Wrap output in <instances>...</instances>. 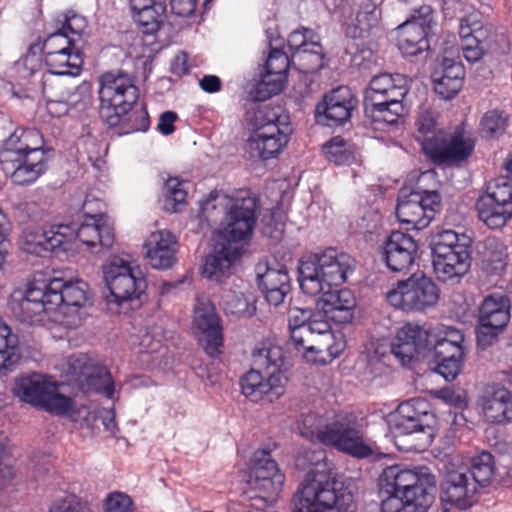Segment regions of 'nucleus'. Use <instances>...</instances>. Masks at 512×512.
I'll return each mask as SVG.
<instances>
[{
	"mask_svg": "<svg viewBox=\"0 0 512 512\" xmlns=\"http://www.w3.org/2000/svg\"><path fill=\"white\" fill-rule=\"evenodd\" d=\"M245 120L251 129L247 147L251 157L266 161L277 157L287 146L293 128L281 106L247 101Z\"/></svg>",
	"mask_w": 512,
	"mask_h": 512,
	"instance_id": "f03ea898",
	"label": "nucleus"
},
{
	"mask_svg": "<svg viewBox=\"0 0 512 512\" xmlns=\"http://www.w3.org/2000/svg\"><path fill=\"white\" fill-rule=\"evenodd\" d=\"M354 259L345 252L327 248L320 254L303 257L299 262V285L310 296H316L326 287L344 283L354 269Z\"/></svg>",
	"mask_w": 512,
	"mask_h": 512,
	"instance_id": "7ed1b4c3",
	"label": "nucleus"
},
{
	"mask_svg": "<svg viewBox=\"0 0 512 512\" xmlns=\"http://www.w3.org/2000/svg\"><path fill=\"white\" fill-rule=\"evenodd\" d=\"M478 486L475 481L461 471H449L441 484V502L459 510L470 508L475 503Z\"/></svg>",
	"mask_w": 512,
	"mask_h": 512,
	"instance_id": "b1692460",
	"label": "nucleus"
},
{
	"mask_svg": "<svg viewBox=\"0 0 512 512\" xmlns=\"http://www.w3.org/2000/svg\"><path fill=\"white\" fill-rule=\"evenodd\" d=\"M165 0H157L154 4L143 9L138 14H132L134 21L142 29L143 33L153 35L157 33L166 19Z\"/></svg>",
	"mask_w": 512,
	"mask_h": 512,
	"instance_id": "09e8293b",
	"label": "nucleus"
},
{
	"mask_svg": "<svg viewBox=\"0 0 512 512\" xmlns=\"http://www.w3.org/2000/svg\"><path fill=\"white\" fill-rule=\"evenodd\" d=\"M470 472L472 481L476 482L477 486L489 485L495 476V463L494 458L487 450H482L477 455L473 456L470 461Z\"/></svg>",
	"mask_w": 512,
	"mask_h": 512,
	"instance_id": "603ef678",
	"label": "nucleus"
},
{
	"mask_svg": "<svg viewBox=\"0 0 512 512\" xmlns=\"http://www.w3.org/2000/svg\"><path fill=\"white\" fill-rule=\"evenodd\" d=\"M507 246L496 237L485 240L484 263L491 274H501L507 266Z\"/></svg>",
	"mask_w": 512,
	"mask_h": 512,
	"instance_id": "3c124183",
	"label": "nucleus"
},
{
	"mask_svg": "<svg viewBox=\"0 0 512 512\" xmlns=\"http://www.w3.org/2000/svg\"><path fill=\"white\" fill-rule=\"evenodd\" d=\"M193 327L198 340L203 343L206 354L218 357L223 346V328L221 320L213 306L201 305L194 311Z\"/></svg>",
	"mask_w": 512,
	"mask_h": 512,
	"instance_id": "4be33fe9",
	"label": "nucleus"
},
{
	"mask_svg": "<svg viewBox=\"0 0 512 512\" xmlns=\"http://www.w3.org/2000/svg\"><path fill=\"white\" fill-rule=\"evenodd\" d=\"M510 299L502 293L486 296L479 308L477 343L481 347L490 346L510 321Z\"/></svg>",
	"mask_w": 512,
	"mask_h": 512,
	"instance_id": "ddd939ff",
	"label": "nucleus"
},
{
	"mask_svg": "<svg viewBox=\"0 0 512 512\" xmlns=\"http://www.w3.org/2000/svg\"><path fill=\"white\" fill-rule=\"evenodd\" d=\"M0 167L14 184L28 186L47 171L48 156L15 151L0 152Z\"/></svg>",
	"mask_w": 512,
	"mask_h": 512,
	"instance_id": "f3484780",
	"label": "nucleus"
},
{
	"mask_svg": "<svg viewBox=\"0 0 512 512\" xmlns=\"http://www.w3.org/2000/svg\"><path fill=\"white\" fill-rule=\"evenodd\" d=\"M434 273L441 282H454L470 269L471 240L453 230L437 233L431 243Z\"/></svg>",
	"mask_w": 512,
	"mask_h": 512,
	"instance_id": "0eeeda50",
	"label": "nucleus"
},
{
	"mask_svg": "<svg viewBox=\"0 0 512 512\" xmlns=\"http://www.w3.org/2000/svg\"><path fill=\"white\" fill-rule=\"evenodd\" d=\"M85 19L81 16L73 14L72 16H64L60 30L69 33L73 38L80 37L85 29Z\"/></svg>",
	"mask_w": 512,
	"mask_h": 512,
	"instance_id": "774afa93",
	"label": "nucleus"
},
{
	"mask_svg": "<svg viewBox=\"0 0 512 512\" xmlns=\"http://www.w3.org/2000/svg\"><path fill=\"white\" fill-rule=\"evenodd\" d=\"M320 293L322 296L318 306L326 318L337 324H346L352 321L357 303L351 290L326 287Z\"/></svg>",
	"mask_w": 512,
	"mask_h": 512,
	"instance_id": "cd10ccee",
	"label": "nucleus"
},
{
	"mask_svg": "<svg viewBox=\"0 0 512 512\" xmlns=\"http://www.w3.org/2000/svg\"><path fill=\"white\" fill-rule=\"evenodd\" d=\"M409 79L402 74L374 76L364 92L363 102L402 101L409 91Z\"/></svg>",
	"mask_w": 512,
	"mask_h": 512,
	"instance_id": "c85d7f7f",
	"label": "nucleus"
},
{
	"mask_svg": "<svg viewBox=\"0 0 512 512\" xmlns=\"http://www.w3.org/2000/svg\"><path fill=\"white\" fill-rule=\"evenodd\" d=\"M357 98L348 87H338L325 95L323 101L316 106V112L323 114L327 125L339 126L348 121L355 108Z\"/></svg>",
	"mask_w": 512,
	"mask_h": 512,
	"instance_id": "c756f323",
	"label": "nucleus"
},
{
	"mask_svg": "<svg viewBox=\"0 0 512 512\" xmlns=\"http://www.w3.org/2000/svg\"><path fill=\"white\" fill-rule=\"evenodd\" d=\"M44 62L49 75H79L83 66V57L76 45L72 49L54 50L44 54Z\"/></svg>",
	"mask_w": 512,
	"mask_h": 512,
	"instance_id": "e433bc0d",
	"label": "nucleus"
},
{
	"mask_svg": "<svg viewBox=\"0 0 512 512\" xmlns=\"http://www.w3.org/2000/svg\"><path fill=\"white\" fill-rule=\"evenodd\" d=\"M73 231L66 224L51 225L48 229L31 228L23 233L26 252L41 255L43 252L66 251L72 241Z\"/></svg>",
	"mask_w": 512,
	"mask_h": 512,
	"instance_id": "aec40b11",
	"label": "nucleus"
},
{
	"mask_svg": "<svg viewBox=\"0 0 512 512\" xmlns=\"http://www.w3.org/2000/svg\"><path fill=\"white\" fill-rule=\"evenodd\" d=\"M144 247L146 257L153 268L169 269L176 262L177 240L168 230L151 233Z\"/></svg>",
	"mask_w": 512,
	"mask_h": 512,
	"instance_id": "7c9ffc66",
	"label": "nucleus"
},
{
	"mask_svg": "<svg viewBox=\"0 0 512 512\" xmlns=\"http://www.w3.org/2000/svg\"><path fill=\"white\" fill-rule=\"evenodd\" d=\"M393 490L382 501L381 512H426L435 500L436 479L426 469L400 470Z\"/></svg>",
	"mask_w": 512,
	"mask_h": 512,
	"instance_id": "423d86ee",
	"label": "nucleus"
},
{
	"mask_svg": "<svg viewBox=\"0 0 512 512\" xmlns=\"http://www.w3.org/2000/svg\"><path fill=\"white\" fill-rule=\"evenodd\" d=\"M221 298L226 314L240 317H251L256 312V299L252 294L225 291Z\"/></svg>",
	"mask_w": 512,
	"mask_h": 512,
	"instance_id": "8fccbe9b",
	"label": "nucleus"
},
{
	"mask_svg": "<svg viewBox=\"0 0 512 512\" xmlns=\"http://www.w3.org/2000/svg\"><path fill=\"white\" fill-rule=\"evenodd\" d=\"M52 295L51 280L48 283L34 281L28 284L19 308L24 321H31L35 316L54 311L50 303Z\"/></svg>",
	"mask_w": 512,
	"mask_h": 512,
	"instance_id": "2f4dec72",
	"label": "nucleus"
},
{
	"mask_svg": "<svg viewBox=\"0 0 512 512\" xmlns=\"http://www.w3.org/2000/svg\"><path fill=\"white\" fill-rule=\"evenodd\" d=\"M465 355H445L434 356L436 362V372L447 381H453L461 373L465 360Z\"/></svg>",
	"mask_w": 512,
	"mask_h": 512,
	"instance_id": "13d9d810",
	"label": "nucleus"
},
{
	"mask_svg": "<svg viewBox=\"0 0 512 512\" xmlns=\"http://www.w3.org/2000/svg\"><path fill=\"white\" fill-rule=\"evenodd\" d=\"M50 303L54 311L59 307H83L88 299V284L83 280L65 282L60 278L51 279Z\"/></svg>",
	"mask_w": 512,
	"mask_h": 512,
	"instance_id": "f704fd0d",
	"label": "nucleus"
},
{
	"mask_svg": "<svg viewBox=\"0 0 512 512\" xmlns=\"http://www.w3.org/2000/svg\"><path fill=\"white\" fill-rule=\"evenodd\" d=\"M116 123L104 122L110 128H115L118 135H128L135 132H146L150 126V118L145 106L139 109L131 108L124 113H114Z\"/></svg>",
	"mask_w": 512,
	"mask_h": 512,
	"instance_id": "c03bdc74",
	"label": "nucleus"
},
{
	"mask_svg": "<svg viewBox=\"0 0 512 512\" xmlns=\"http://www.w3.org/2000/svg\"><path fill=\"white\" fill-rule=\"evenodd\" d=\"M106 512H132V501L121 492H113L105 500Z\"/></svg>",
	"mask_w": 512,
	"mask_h": 512,
	"instance_id": "338daca9",
	"label": "nucleus"
},
{
	"mask_svg": "<svg viewBox=\"0 0 512 512\" xmlns=\"http://www.w3.org/2000/svg\"><path fill=\"white\" fill-rule=\"evenodd\" d=\"M51 385L43 375L33 373L18 378L13 392L21 401L40 407Z\"/></svg>",
	"mask_w": 512,
	"mask_h": 512,
	"instance_id": "a19ab883",
	"label": "nucleus"
},
{
	"mask_svg": "<svg viewBox=\"0 0 512 512\" xmlns=\"http://www.w3.org/2000/svg\"><path fill=\"white\" fill-rule=\"evenodd\" d=\"M396 216L401 224L411 226V229L421 230L432 221V210H425L421 206L419 193L413 192L407 197L398 199Z\"/></svg>",
	"mask_w": 512,
	"mask_h": 512,
	"instance_id": "c9c22d12",
	"label": "nucleus"
},
{
	"mask_svg": "<svg viewBox=\"0 0 512 512\" xmlns=\"http://www.w3.org/2000/svg\"><path fill=\"white\" fill-rule=\"evenodd\" d=\"M325 458V450H301L295 456L296 469L308 471L293 496L292 512H339L343 508L338 482L322 464Z\"/></svg>",
	"mask_w": 512,
	"mask_h": 512,
	"instance_id": "f257e3e1",
	"label": "nucleus"
},
{
	"mask_svg": "<svg viewBox=\"0 0 512 512\" xmlns=\"http://www.w3.org/2000/svg\"><path fill=\"white\" fill-rule=\"evenodd\" d=\"M314 337L308 326H302L298 329L290 331V343L298 351L302 352L303 356L307 354V346H311Z\"/></svg>",
	"mask_w": 512,
	"mask_h": 512,
	"instance_id": "69168bd1",
	"label": "nucleus"
},
{
	"mask_svg": "<svg viewBox=\"0 0 512 512\" xmlns=\"http://www.w3.org/2000/svg\"><path fill=\"white\" fill-rule=\"evenodd\" d=\"M86 357L77 359V362L83 361L84 366H80L79 376L84 377L85 383L90 390H93L99 394L112 398L115 392V386L113 378L110 372L105 367H93L92 372L88 373L86 367Z\"/></svg>",
	"mask_w": 512,
	"mask_h": 512,
	"instance_id": "49530a36",
	"label": "nucleus"
},
{
	"mask_svg": "<svg viewBox=\"0 0 512 512\" xmlns=\"http://www.w3.org/2000/svg\"><path fill=\"white\" fill-rule=\"evenodd\" d=\"M418 252L417 241L409 234L393 231L383 244L382 259L392 272H407Z\"/></svg>",
	"mask_w": 512,
	"mask_h": 512,
	"instance_id": "5701e85b",
	"label": "nucleus"
},
{
	"mask_svg": "<svg viewBox=\"0 0 512 512\" xmlns=\"http://www.w3.org/2000/svg\"><path fill=\"white\" fill-rule=\"evenodd\" d=\"M325 157L336 165H348L354 160L349 144L340 136L333 137L323 145Z\"/></svg>",
	"mask_w": 512,
	"mask_h": 512,
	"instance_id": "5fc2aeb1",
	"label": "nucleus"
},
{
	"mask_svg": "<svg viewBox=\"0 0 512 512\" xmlns=\"http://www.w3.org/2000/svg\"><path fill=\"white\" fill-rule=\"evenodd\" d=\"M475 141L463 128L458 127L446 137H440L434 146L429 147L426 157L435 165L454 166L466 161L473 153Z\"/></svg>",
	"mask_w": 512,
	"mask_h": 512,
	"instance_id": "a211bd4d",
	"label": "nucleus"
},
{
	"mask_svg": "<svg viewBox=\"0 0 512 512\" xmlns=\"http://www.w3.org/2000/svg\"><path fill=\"white\" fill-rule=\"evenodd\" d=\"M432 20L431 6L423 4L414 7L411 17L397 27V46L405 56H415L429 49Z\"/></svg>",
	"mask_w": 512,
	"mask_h": 512,
	"instance_id": "4468645a",
	"label": "nucleus"
},
{
	"mask_svg": "<svg viewBox=\"0 0 512 512\" xmlns=\"http://www.w3.org/2000/svg\"><path fill=\"white\" fill-rule=\"evenodd\" d=\"M42 134L34 128L16 129L2 144L0 152L47 155Z\"/></svg>",
	"mask_w": 512,
	"mask_h": 512,
	"instance_id": "4c0bfd02",
	"label": "nucleus"
},
{
	"mask_svg": "<svg viewBox=\"0 0 512 512\" xmlns=\"http://www.w3.org/2000/svg\"><path fill=\"white\" fill-rule=\"evenodd\" d=\"M21 359L16 337L0 319V377L12 372Z\"/></svg>",
	"mask_w": 512,
	"mask_h": 512,
	"instance_id": "a18cd8bd",
	"label": "nucleus"
},
{
	"mask_svg": "<svg viewBox=\"0 0 512 512\" xmlns=\"http://www.w3.org/2000/svg\"><path fill=\"white\" fill-rule=\"evenodd\" d=\"M440 298L436 283L425 275L413 274L400 280L386 293L388 303L404 312H424L434 307Z\"/></svg>",
	"mask_w": 512,
	"mask_h": 512,
	"instance_id": "1a4fd4ad",
	"label": "nucleus"
},
{
	"mask_svg": "<svg viewBox=\"0 0 512 512\" xmlns=\"http://www.w3.org/2000/svg\"><path fill=\"white\" fill-rule=\"evenodd\" d=\"M163 208L166 212L175 213L186 203L187 191L183 182L177 177H170L164 183Z\"/></svg>",
	"mask_w": 512,
	"mask_h": 512,
	"instance_id": "864d4df0",
	"label": "nucleus"
},
{
	"mask_svg": "<svg viewBox=\"0 0 512 512\" xmlns=\"http://www.w3.org/2000/svg\"><path fill=\"white\" fill-rule=\"evenodd\" d=\"M461 49L464 58L470 63L479 61L484 54V49L478 34L461 41Z\"/></svg>",
	"mask_w": 512,
	"mask_h": 512,
	"instance_id": "0e129e2a",
	"label": "nucleus"
},
{
	"mask_svg": "<svg viewBox=\"0 0 512 512\" xmlns=\"http://www.w3.org/2000/svg\"><path fill=\"white\" fill-rule=\"evenodd\" d=\"M316 438L324 446L332 448H370L355 422L335 420L318 429Z\"/></svg>",
	"mask_w": 512,
	"mask_h": 512,
	"instance_id": "a878e982",
	"label": "nucleus"
},
{
	"mask_svg": "<svg viewBox=\"0 0 512 512\" xmlns=\"http://www.w3.org/2000/svg\"><path fill=\"white\" fill-rule=\"evenodd\" d=\"M433 350L434 356H467L469 351L463 331L452 326H444L438 332Z\"/></svg>",
	"mask_w": 512,
	"mask_h": 512,
	"instance_id": "37998d69",
	"label": "nucleus"
},
{
	"mask_svg": "<svg viewBox=\"0 0 512 512\" xmlns=\"http://www.w3.org/2000/svg\"><path fill=\"white\" fill-rule=\"evenodd\" d=\"M477 405L487 422L505 424L512 422V394L503 386H486Z\"/></svg>",
	"mask_w": 512,
	"mask_h": 512,
	"instance_id": "393cba45",
	"label": "nucleus"
},
{
	"mask_svg": "<svg viewBox=\"0 0 512 512\" xmlns=\"http://www.w3.org/2000/svg\"><path fill=\"white\" fill-rule=\"evenodd\" d=\"M365 117L374 130L390 131L397 127L404 114L402 101L363 102Z\"/></svg>",
	"mask_w": 512,
	"mask_h": 512,
	"instance_id": "473e14b6",
	"label": "nucleus"
},
{
	"mask_svg": "<svg viewBox=\"0 0 512 512\" xmlns=\"http://www.w3.org/2000/svg\"><path fill=\"white\" fill-rule=\"evenodd\" d=\"M292 65L291 58L281 49L272 48L265 64V72L247 93V101L263 102L279 94L287 80L288 69Z\"/></svg>",
	"mask_w": 512,
	"mask_h": 512,
	"instance_id": "dca6fc26",
	"label": "nucleus"
},
{
	"mask_svg": "<svg viewBox=\"0 0 512 512\" xmlns=\"http://www.w3.org/2000/svg\"><path fill=\"white\" fill-rule=\"evenodd\" d=\"M508 125V116L501 110L487 111L480 122L481 132L485 137L493 138L502 135Z\"/></svg>",
	"mask_w": 512,
	"mask_h": 512,
	"instance_id": "4d7b16f0",
	"label": "nucleus"
},
{
	"mask_svg": "<svg viewBox=\"0 0 512 512\" xmlns=\"http://www.w3.org/2000/svg\"><path fill=\"white\" fill-rule=\"evenodd\" d=\"M475 208L480 221L490 229H501L512 219V183L497 179L479 195Z\"/></svg>",
	"mask_w": 512,
	"mask_h": 512,
	"instance_id": "9b49d317",
	"label": "nucleus"
},
{
	"mask_svg": "<svg viewBox=\"0 0 512 512\" xmlns=\"http://www.w3.org/2000/svg\"><path fill=\"white\" fill-rule=\"evenodd\" d=\"M320 42H312L310 47L296 50L291 54L293 68L303 74L314 73L323 67L324 55Z\"/></svg>",
	"mask_w": 512,
	"mask_h": 512,
	"instance_id": "de8ad7c7",
	"label": "nucleus"
},
{
	"mask_svg": "<svg viewBox=\"0 0 512 512\" xmlns=\"http://www.w3.org/2000/svg\"><path fill=\"white\" fill-rule=\"evenodd\" d=\"M310 344L311 346H307L308 353L305 354V358L313 364H328L339 357L344 349V344L336 341L334 334L316 337Z\"/></svg>",
	"mask_w": 512,
	"mask_h": 512,
	"instance_id": "79ce46f5",
	"label": "nucleus"
},
{
	"mask_svg": "<svg viewBox=\"0 0 512 512\" xmlns=\"http://www.w3.org/2000/svg\"><path fill=\"white\" fill-rule=\"evenodd\" d=\"M40 407L56 415H69L74 410V402L72 398L58 393L52 384Z\"/></svg>",
	"mask_w": 512,
	"mask_h": 512,
	"instance_id": "6e6d98bb",
	"label": "nucleus"
},
{
	"mask_svg": "<svg viewBox=\"0 0 512 512\" xmlns=\"http://www.w3.org/2000/svg\"><path fill=\"white\" fill-rule=\"evenodd\" d=\"M429 332L417 323L400 327L390 342V351L402 366H409L429 347Z\"/></svg>",
	"mask_w": 512,
	"mask_h": 512,
	"instance_id": "6ab92c4d",
	"label": "nucleus"
},
{
	"mask_svg": "<svg viewBox=\"0 0 512 512\" xmlns=\"http://www.w3.org/2000/svg\"><path fill=\"white\" fill-rule=\"evenodd\" d=\"M252 358L255 368L242 376L241 391L252 402L265 400L272 403L285 391L286 378L280 370L283 365L280 348L256 349Z\"/></svg>",
	"mask_w": 512,
	"mask_h": 512,
	"instance_id": "20e7f679",
	"label": "nucleus"
},
{
	"mask_svg": "<svg viewBox=\"0 0 512 512\" xmlns=\"http://www.w3.org/2000/svg\"><path fill=\"white\" fill-rule=\"evenodd\" d=\"M75 45V38L69 33L58 29L55 32L50 33L47 38L43 41L44 54L54 50H66L72 49Z\"/></svg>",
	"mask_w": 512,
	"mask_h": 512,
	"instance_id": "052dcab7",
	"label": "nucleus"
},
{
	"mask_svg": "<svg viewBox=\"0 0 512 512\" xmlns=\"http://www.w3.org/2000/svg\"><path fill=\"white\" fill-rule=\"evenodd\" d=\"M312 42H320L319 36L309 28L301 27L292 31L287 39L291 54L296 50L310 47Z\"/></svg>",
	"mask_w": 512,
	"mask_h": 512,
	"instance_id": "bf43d9fd",
	"label": "nucleus"
},
{
	"mask_svg": "<svg viewBox=\"0 0 512 512\" xmlns=\"http://www.w3.org/2000/svg\"><path fill=\"white\" fill-rule=\"evenodd\" d=\"M434 74V91L445 100L454 98L461 90L463 84L460 80H452L443 76L436 77Z\"/></svg>",
	"mask_w": 512,
	"mask_h": 512,
	"instance_id": "680f3d73",
	"label": "nucleus"
},
{
	"mask_svg": "<svg viewBox=\"0 0 512 512\" xmlns=\"http://www.w3.org/2000/svg\"><path fill=\"white\" fill-rule=\"evenodd\" d=\"M104 280L112 299L120 305L122 302L139 299L145 292L146 280L139 267H132L130 262L115 256L103 268Z\"/></svg>",
	"mask_w": 512,
	"mask_h": 512,
	"instance_id": "9d476101",
	"label": "nucleus"
},
{
	"mask_svg": "<svg viewBox=\"0 0 512 512\" xmlns=\"http://www.w3.org/2000/svg\"><path fill=\"white\" fill-rule=\"evenodd\" d=\"M243 249L230 244L209 254L204 260L202 276L217 283H222L231 274L232 264L242 255Z\"/></svg>",
	"mask_w": 512,
	"mask_h": 512,
	"instance_id": "72a5a7b5",
	"label": "nucleus"
},
{
	"mask_svg": "<svg viewBox=\"0 0 512 512\" xmlns=\"http://www.w3.org/2000/svg\"><path fill=\"white\" fill-rule=\"evenodd\" d=\"M258 209V201L248 192H241V195L230 200V207L226 212V226L224 235L227 244L239 243L249 239L254 231Z\"/></svg>",
	"mask_w": 512,
	"mask_h": 512,
	"instance_id": "2eb2a0df",
	"label": "nucleus"
},
{
	"mask_svg": "<svg viewBox=\"0 0 512 512\" xmlns=\"http://www.w3.org/2000/svg\"><path fill=\"white\" fill-rule=\"evenodd\" d=\"M394 425L401 434L420 433L422 445L432 444L436 435V418L429 411V403L421 398L402 402L394 414Z\"/></svg>",
	"mask_w": 512,
	"mask_h": 512,
	"instance_id": "f8f14e48",
	"label": "nucleus"
},
{
	"mask_svg": "<svg viewBox=\"0 0 512 512\" xmlns=\"http://www.w3.org/2000/svg\"><path fill=\"white\" fill-rule=\"evenodd\" d=\"M414 127V138L426 156L429 147L437 143L444 131L439 127L437 115L431 109H423L417 114Z\"/></svg>",
	"mask_w": 512,
	"mask_h": 512,
	"instance_id": "ea45409f",
	"label": "nucleus"
},
{
	"mask_svg": "<svg viewBox=\"0 0 512 512\" xmlns=\"http://www.w3.org/2000/svg\"><path fill=\"white\" fill-rule=\"evenodd\" d=\"M354 18L347 27V33L353 38H363L379 20V13L372 0H354Z\"/></svg>",
	"mask_w": 512,
	"mask_h": 512,
	"instance_id": "58836bf2",
	"label": "nucleus"
},
{
	"mask_svg": "<svg viewBox=\"0 0 512 512\" xmlns=\"http://www.w3.org/2000/svg\"><path fill=\"white\" fill-rule=\"evenodd\" d=\"M99 115L103 122L116 123L114 113L131 110L139 99L135 78L123 71H109L99 78Z\"/></svg>",
	"mask_w": 512,
	"mask_h": 512,
	"instance_id": "6e6552de",
	"label": "nucleus"
},
{
	"mask_svg": "<svg viewBox=\"0 0 512 512\" xmlns=\"http://www.w3.org/2000/svg\"><path fill=\"white\" fill-rule=\"evenodd\" d=\"M66 225L73 231L72 240L77 238L88 247L100 246L103 249H109L114 244L113 223L105 214H85L79 225Z\"/></svg>",
	"mask_w": 512,
	"mask_h": 512,
	"instance_id": "412c9836",
	"label": "nucleus"
},
{
	"mask_svg": "<svg viewBox=\"0 0 512 512\" xmlns=\"http://www.w3.org/2000/svg\"><path fill=\"white\" fill-rule=\"evenodd\" d=\"M48 512H87L86 504L76 495H68L55 501Z\"/></svg>",
	"mask_w": 512,
	"mask_h": 512,
	"instance_id": "e2e57ef3",
	"label": "nucleus"
},
{
	"mask_svg": "<svg viewBox=\"0 0 512 512\" xmlns=\"http://www.w3.org/2000/svg\"><path fill=\"white\" fill-rule=\"evenodd\" d=\"M271 450H248L244 456V476L252 505L265 509L274 505L284 487L285 475L271 455Z\"/></svg>",
	"mask_w": 512,
	"mask_h": 512,
	"instance_id": "39448f33",
	"label": "nucleus"
},
{
	"mask_svg": "<svg viewBox=\"0 0 512 512\" xmlns=\"http://www.w3.org/2000/svg\"><path fill=\"white\" fill-rule=\"evenodd\" d=\"M256 270L258 286L266 300L274 306L283 303L291 291V280L287 268L279 263H275L274 266L259 263Z\"/></svg>",
	"mask_w": 512,
	"mask_h": 512,
	"instance_id": "bb28decb",
	"label": "nucleus"
}]
</instances>
